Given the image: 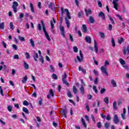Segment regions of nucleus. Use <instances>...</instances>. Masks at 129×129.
Returning <instances> with one entry per match:
<instances>
[{"label":"nucleus","mask_w":129,"mask_h":129,"mask_svg":"<svg viewBox=\"0 0 129 129\" xmlns=\"http://www.w3.org/2000/svg\"><path fill=\"white\" fill-rule=\"evenodd\" d=\"M41 24L42 25V29L44 33L45 37L46 38V39H47L48 41H51V38H50V36H49V34L47 32V31L46 30V27H45V24H44V23L42 20H41Z\"/></svg>","instance_id":"obj_1"},{"label":"nucleus","mask_w":129,"mask_h":129,"mask_svg":"<svg viewBox=\"0 0 129 129\" xmlns=\"http://www.w3.org/2000/svg\"><path fill=\"white\" fill-rule=\"evenodd\" d=\"M54 24H56V20L53 18L52 21H50V25L51 27V32L52 33V34H55V30H54Z\"/></svg>","instance_id":"obj_2"},{"label":"nucleus","mask_w":129,"mask_h":129,"mask_svg":"<svg viewBox=\"0 0 129 129\" xmlns=\"http://www.w3.org/2000/svg\"><path fill=\"white\" fill-rule=\"evenodd\" d=\"M17 7H19V4H18V2L16 1L14 2L13 5L12 6V8L15 13H17V12H18V11L17 10Z\"/></svg>","instance_id":"obj_3"},{"label":"nucleus","mask_w":129,"mask_h":129,"mask_svg":"<svg viewBox=\"0 0 129 129\" xmlns=\"http://www.w3.org/2000/svg\"><path fill=\"white\" fill-rule=\"evenodd\" d=\"M77 59L79 62H82V61H83V54H82L81 50H80V56L77 55Z\"/></svg>","instance_id":"obj_4"},{"label":"nucleus","mask_w":129,"mask_h":129,"mask_svg":"<svg viewBox=\"0 0 129 129\" xmlns=\"http://www.w3.org/2000/svg\"><path fill=\"white\" fill-rule=\"evenodd\" d=\"M101 71L103 74H105L106 76H108V73H107V71L106 70V67L102 66L101 67Z\"/></svg>","instance_id":"obj_5"},{"label":"nucleus","mask_w":129,"mask_h":129,"mask_svg":"<svg viewBox=\"0 0 129 129\" xmlns=\"http://www.w3.org/2000/svg\"><path fill=\"white\" fill-rule=\"evenodd\" d=\"M113 121L114 123H115V124H117V123H118L119 122V118H118V116H117L116 114L114 115V118Z\"/></svg>","instance_id":"obj_6"},{"label":"nucleus","mask_w":129,"mask_h":129,"mask_svg":"<svg viewBox=\"0 0 129 129\" xmlns=\"http://www.w3.org/2000/svg\"><path fill=\"white\" fill-rule=\"evenodd\" d=\"M94 49L95 53H98V45H97V42H96V40H94Z\"/></svg>","instance_id":"obj_7"},{"label":"nucleus","mask_w":129,"mask_h":129,"mask_svg":"<svg viewBox=\"0 0 129 129\" xmlns=\"http://www.w3.org/2000/svg\"><path fill=\"white\" fill-rule=\"evenodd\" d=\"M85 12L87 17H88L89 15H91V14H92V11L90 9H85Z\"/></svg>","instance_id":"obj_8"},{"label":"nucleus","mask_w":129,"mask_h":129,"mask_svg":"<svg viewBox=\"0 0 129 129\" xmlns=\"http://www.w3.org/2000/svg\"><path fill=\"white\" fill-rule=\"evenodd\" d=\"M112 4L114 6V9H115V10H116V11H118V8H117V7H118V3H116L115 1H114V0H113Z\"/></svg>","instance_id":"obj_9"},{"label":"nucleus","mask_w":129,"mask_h":129,"mask_svg":"<svg viewBox=\"0 0 129 129\" xmlns=\"http://www.w3.org/2000/svg\"><path fill=\"white\" fill-rule=\"evenodd\" d=\"M64 12L67 13V17L69 19V20H71V16H70V13L69 12V10L67 9H64Z\"/></svg>","instance_id":"obj_10"},{"label":"nucleus","mask_w":129,"mask_h":129,"mask_svg":"<svg viewBox=\"0 0 129 129\" xmlns=\"http://www.w3.org/2000/svg\"><path fill=\"white\" fill-rule=\"evenodd\" d=\"M34 55H33V58L35 60V61H38V60L37 59H38V58H39V55H38V53L37 52H36V51H34Z\"/></svg>","instance_id":"obj_11"},{"label":"nucleus","mask_w":129,"mask_h":129,"mask_svg":"<svg viewBox=\"0 0 129 129\" xmlns=\"http://www.w3.org/2000/svg\"><path fill=\"white\" fill-rule=\"evenodd\" d=\"M82 32H83L85 34H86L87 33V27H86V25H83L82 26Z\"/></svg>","instance_id":"obj_12"},{"label":"nucleus","mask_w":129,"mask_h":129,"mask_svg":"<svg viewBox=\"0 0 129 129\" xmlns=\"http://www.w3.org/2000/svg\"><path fill=\"white\" fill-rule=\"evenodd\" d=\"M113 108L114 110H117V104L116 103V101H114L113 103Z\"/></svg>","instance_id":"obj_13"},{"label":"nucleus","mask_w":129,"mask_h":129,"mask_svg":"<svg viewBox=\"0 0 129 129\" xmlns=\"http://www.w3.org/2000/svg\"><path fill=\"white\" fill-rule=\"evenodd\" d=\"M98 16L101 17L103 20H105V15H104V13H103V12H100L98 14Z\"/></svg>","instance_id":"obj_14"},{"label":"nucleus","mask_w":129,"mask_h":129,"mask_svg":"<svg viewBox=\"0 0 129 129\" xmlns=\"http://www.w3.org/2000/svg\"><path fill=\"white\" fill-rule=\"evenodd\" d=\"M62 115L63 116V117H65V118H67V116L66 114H67V110L66 109L65 110H63L62 111Z\"/></svg>","instance_id":"obj_15"},{"label":"nucleus","mask_w":129,"mask_h":129,"mask_svg":"<svg viewBox=\"0 0 129 129\" xmlns=\"http://www.w3.org/2000/svg\"><path fill=\"white\" fill-rule=\"evenodd\" d=\"M80 90L81 91V94L83 95L84 93H85V91L84 90V87H83V85L81 86V88H80Z\"/></svg>","instance_id":"obj_16"},{"label":"nucleus","mask_w":129,"mask_h":129,"mask_svg":"<svg viewBox=\"0 0 129 129\" xmlns=\"http://www.w3.org/2000/svg\"><path fill=\"white\" fill-rule=\"evenodd\" d=\"M23 66L26 70L29 69V64H28L25 60L23 61Z\"/></svg>","instance_id":"obj_17"},{"label":"nucleus","mask_w":129,"mask_h":129,"mask_svg":"<svg viewBox=\"0 0 129 129\" xmlns=\"http://www.w3.org/2000/svg\"><path fill=\"white\" fill-rule=\"evenodd\" d=\"M85 40L87 43H91V38L90 36H86Z\"/></svg>","instance_id":"obj_18"},{"label":"nucleus","mask_w":129,"mask_h":129,"mask_svg":"<svg viewBox=\"0 0 129 129\" xmlns=\"http://www.w3.org/2000/svg\"><path fill=\"white\" fill-rule=\"evenodd\" d=\"M89 21L91 24H94L95 22V19L92 16H90Z\"/></svg>","instance_id":"obj_19"},{"label":"nucleus","mask_w":129,"mask_h":129,"mask_svg":"<svg viewBox=\"0 0 129 129\" xmlns=\"http://www.w3.org/2000/svg\"><path fill=\"white\" fill-rule=\"evenodd\" d=\"M65 21H66V24L68 28H70V22H69V20L67 19V18H65Z\"/></svg>","instance_id":"obj_20"},{"label":"nucleus","mask_w":129,"mask_h":129,"mask_svg":"<svg viewBox=\"0 0 129 129\" xmlns=\"http://www.w3.org/2000/svg\"><path fill=\"white\" fill-rule=\"evenodd\" d=\"M126 51L129 53V45L127 46L126 49H123V52L124 55H126Z\"/></svg>","instance_id":"obj_21"},{"label":"nucleus","mask_w":129,"mask_h":129,"mask_svg":"<svg viewBox=\"0 0 129 129\" xmlns=\"http://www.w3.org/2000/svg\"><path fill=\"white\" fill-rule=\"evenodd\" d=\"M22 110H23V111H24V112L26 113V114H29V110H28V108H27L25 107H23Z\"/></svg>","instance_id":"obj_22"},{"label":"nucleus","mask_w":129,"mask_h":129,"mask_svg":"<svg viewBox=\"0 0 129 129\" xmlns=\"http://www.w3.org/2000/svg\"><path fill=\"white\" fill-rule=\"evenodd\" d=\"M73 91L74 94H76L78 92V90H77V88L75 86H74L73 87Z\"/></svg>","instance_id":"obj_23"},{"label":"nucleus","mask_w":129,"mask_h":129,"mask_svg":"<svg viewBox=\"0 0 129 129\" xmlns=\"http://www.w3.org/2000/svg\"><path fill=\"white\" fill-rule=\"evenodd\" d=\"M81 122H82V124L84 127H87V125H86V123L85 122V120L83 118L81 119Z\"/></svg>","instance_id":"obj_24"},{"label":"nucleus","mask_w":129,"mask_h":129,"mask_svg":"<svg viewBox=\"0 0 129 129\" xmlns=\"http://www.w3.org/2000/svg\"><path fill=\"white\" fill-rule=\"evenodd\" d=\"M30 44L32 46V47H33V48L35 47V42L34 41V40H33V39H30L29 40Z\"/></svg>","instance_id":"obj_25"},{"label":"nucleus","mask_w":129,"mask_h":129,"mask_svg":"<svg viewBox=\"0 0 129 129\" xmlns=\"http://www.w3.org/2000/svg\"><path fill=\"white\" fill-rule=\"evenodd\" d=\"M27 80H28V76H25L23 79L22 80V83L25 84L26 82H27Z\"/></svg>","instance_id":"obj_26"},{"label":"nucleus","mask_w":129,"mask_h":129,"mask_svg":"<svg viewBox=\"0 0 129 129\" xmlns=\"http://www.w3.org/2000/svg\"><path fill=\"white\" fill-rule=\"evenodd\" d=\"M30 7L31 12L32 13H35V11L34 10V6L33 5V4H32V3H30Z\"/></svg>","instance_id":"obj_27"},{"label":"nucleus","mask_w":129,"mask_h":129,"mask_svg":"<svg viewBox=\"0 0 129 129\" xmlns=\"http://www.w3.org/2000/svg\"><path fill=\"white\" fill-rule=\"evenodd\" d=\"M119 61L120 64H121V65H122V66H123V65H125V61L123 59H122V58H120V59H119Z\"/></svg>","instance_id":"obj_28"},{"label":"nucleus","mask_w":129,"mask_h":129,"mask_svg":"<svg viewBox=\"0 0 129 129\" xmlns=\"http://www.w3.org/2000/svg\"><path fill=\"white\" fill-rule=\"evenodd\" d=\"M111 84L113 85V87H116V83L114 81V80L112 79L111 81Z\"/></svg>","instance_id":"obj_29"},{"label":"nucleus","mask_w":129,"mask_h":129,"mask_svg":"<svg viewBox=\"0 0 129 129\" xmlns=\"http://www.w3.org/2000/svg\"><path fill=\"white\" fill-rule=\"evenodd\" d=\"M18 38L21 42H25V41H26V39H25L24 37H23L20 35L18 36Z\"/></svg>","instance_id":"obj_30"},{"label":"nucleus","mask_w":129,"mask_h":129,"mask_svg":"<svg viewBox=\"0 0 129 129\" xmlns=\"http://www.w3.org/2000/svg\"><path fill=\"white\" fill-rule=\"evenodd\" d=\"M109 20L110 21L111 24H112V25H114V21L113 20V19H112V18H111V17H110V16L108 15V16Z\"/></svg>","instance_id":"obj_31"},{"label":"nucleus","mask_w":129,"mask_h":129,"mask_svg":"<svg viewBox=\"0 0 129 129\" xmlns=\"http://www.w3.org/2000/svg\"><path fill=\"white\" fill-rule=\"evenodd\" d=\"M104 101L106 104H108L109 102V99H108V97H106L104 99Z\"/></svg>","instance_id":"obj_32"},{"label":"nucleus","mask_w":129,"mask_h":129,"mask_svg":"<svg viewBox=\"0 0 129 129\" xmlns=\"http://www.w3.org/2000/svg\"><path fill=\"white\" fill-rule=\"evenodd\" d=\"M49 9L53 10V8H55V5H54V3H51L49 5Z\"/></svg>","instance_id":"obj_33"},{"label":"nucleus","mask_w":129,"mask_h":129,"mask_svg":"<svg viewBox=\"0 0 129 129\" xmlns=\"http://www.w3.org/2000/svg\"><path fill=\"white\" fill-rule=\"evenodd\" d=\"M110 125V124L108 122H106L104 124V126H105V128H107V129L109 128Z\"/></svg>","instance_id":"obj_34"},{"label":"nucleus","mask_w":129,"mask_h":129,"mask_svg":"<svg viewBox=\"0 0 129 129\" xmlns=\"http://www.w3.org/2000/svg\"><path fill=\"white\" fill-rule=\"evenodd\" d=\"M0 29H2V30L5 29V23L4 22L0 23Z\"/></svg>","instance_id":"obj_35"},{"label":"nucleus","mask_w":129,"mask_h":129,"mask_svg":"<svg viewBox=\"0 0 129 129\" xmlns=\"http://www.w3.org/2000/svg\"><path fill=\"white\" fill-rule=\"evenodd\" d=\"M105 91H106V89H105V88H102L100 90L101 94H104Z\"/></svg>","instance_id":"obj_36"},{"label":"nucleus","mask_w":129,"mask_h":129,"mask_svg":"<svg viewBox=\"0 0 129 129\" xmlns=\"http://www.w3.org/2000/svg\"><path fill=\"white\" fill-rule=\"evenodd\" d=\"M66 78H67V74H66V73H64V75L62 76V80H65Z\"/></svg>","instance_id":"obj_37"},{"label":"nucleus","mask_w":129,"mask_h":129,"mask_svg":"<svg viewBox=\"0 0 129 129\" xmlns=\"http://www.w3.org/2000/svg\"><path fill=\"white\" fill-rule=\"evenodd\" d=\"M24 13H21L19 15L18 19H19V20H22V19L24 18Z\"/></svg>","instance_id":"obj_38"},{"label":"nucleus","mask_w":129,"mask_h":129,"mask_svg":"<svg viewBox=\"0 0 129 129\" xmlns=\"http://www.w3.org/2000/svg\"><path fill=\"white\" fill-rule=\"evenodd\" d=\"M49 94L53 97L54 96V92H53V90L50 89L49 90Z\"/></svg>","instance_id":"obj_39"},{"label":"nucleus","mask_w":129,"mask_h":129,"mask_svg":"<svg viewBox=\"0 0 129 129\" xmlns=\"http://www.w3.org/2000/svg\"><path fill=\"white\" fill-rule=\"evenodd\" d=\"M82 15H83V12L82 11H80L78 13V18H81V17H82Z\"/></svg>","instance_id":"obj_40"},{"label":"nucleus","mask_w":129,"mask_h":129,"mask_svg":"<svg viewBox=\"0 0 129 129\" xmlns=\"http://www.w3.org/2000/svg\"><path fill=\"white\" fill-rule=\"evenodd\" d=\"M49 67L50 68V71L51 72H55V70H54V68L53 67V66L50 65Z\"/></svg>","instance_id":"obj_41"},{"label":"nucleus","mask_w":129,"mask_h":129,"mask_svg":"<svg viewBox=\"0 0 129 129\" xmlns=\"http://www.w3.org/2000/svg\"><path fill=\"white\" fill-rule=\"evenodd\" d=\"M118 42L119 44H121L123 42V38L121 37L119 39H118Z\"/></svg>","instance_id":"obj_42"},{"label":"nucleus","mask_w":129,"mask_h":129,"mask_svg":"<svg viewBox=\"0 0 129 129\" xmlns=\"http://www.w3.org/2000/svg\"><path fill=\"white\" fill-rule=\"evenodd\" d=\"M68 96L71 98V97H73L72 94L71 93V92L70 91H69L68 92Z\"/></svg>","instance_id":"obj_43"},{"label":"nucleus","mask_w":129,"mask_h":129,"mask_svg":"<svg viewBox=\"0 0 129 129\" xmlns=\"http://www.w3.org/2000/svg\"><path fill=\"white\" fill-rule=\"evenodd\" d=\"M25 56H26V59H30V54H29V53L26 52Z\"/></svg>","instance_id":"obj_44"},{"label":"nucleus","mask_w":129,"mask_h":129,"mask_svg":"<svg viewBox=\"0 0 129 129\" xmlns=\"http://www.w3.org/2000/svg\"><path fill=\"white\" fill-rule=\"evenodd\" d=\"M10 28L11 30H14V24L13 22H10Z\"/></svg>","instance_id":"obj_45"},{"label":"nucleus","mask_w":129,"mask_h":129,"mask_svg":"<svg viewBox=\"0 0 129 129\" xmlns=\"http://www.w3.org/2000/svg\"><path fill=\"white\" fill-rule=\"evenodd\" d=\"M85 106L87 111H90V109L89 108V106L88 105V104H85Z\"/></svg>","instance_id":"obj_46"},{"label":"nucleus","mask_w":129,"mask_h":129,"mask_svg":"<svg viewBox=\"0 0 129 129\" xmlns=\"http://www.w3.org/2000/svg\"><path fill=\"white\" fill-rule=\"evenodd\" d=\"M98 6L99 8H102V3L100 1H98Z\"/></svg>","instance_id":"obj_47"},{"label":"nucleus","mask_w":129,"mask_h":129,"mask_svg":"<svg viewBox=\"0 0 129 129\" xmlns=\"http://www.w3.org/2000/svg\"><path fill=\"white\" fill-rule=\"evenodd\" d=\"M73 49L74 52L75 53H77V52H78V48H77L76 46H74Z\"/></svg>","instance_id":"obj_48"},{"label":"nucleus","mask_w":129,"mask_h":129,"mask_svg":"<svg viewBox=\"0 0 129 129\" xmlns=\"http://www.w3.org/2000/svg\"><path fill=\"white\" fill-rule=\"evenodd\" d=\"M97 126L98 128H101V122H98L97 124Z\"/></svg>","instance_id":"obj_49"},{"label":"nucleus","mask_w":129,"mask_h":129,"mask_svg":"<svg viewBox=\"0 0 129 129\" xmlns=\"http://www.w3.org/2000/svg\"><path fill=\"white\" fill-rule=\"evenodd\" d=\"M62 82L64 83V84H66V85H67V86H69V83H68L66 80H62Z\"/></svg>","instance_id":"obj_50"},{"label":"nucleus","mask_w":129,"mask_h":129,"mask_svg":"<svg viewBox=\"0 0 129 129\" xmlns=\"http://www.w3.org/2000/svg\"><path fill=\"white\" fill-rule=\"evenodd\" d=\"M108 65H109V62L108 60H105L104 67H106V66H108Z\"/></svg>","instance_id":"obj_51"},{"label":"nucleus","mask_w":129,"mask_h":129,"mask_svg":"<svg viewBox=\"0 0 129 129\" xmlns=\"http://www.w3.org/2000/svg\"><path fill=\"white\" fill-rule=\"evenodd\" d=\"M52 78H53V79H55V80H57V79H58L57 75H56V74H52Z\"/></svg>","instance_id":"obj_52"},{"label":"nucleus","mask_w":129,"mask_h":129,"mask_svg":"<svg viewBox=\"0 0 129 129\" xmlns=\"http://www.w3.org/2000/svg\"><path fill=\"white\" fill-rule=\"evenodd\" d=\"M23 105H25V106H28L29 105V102H28V101L27 100H25L24 102H23Z\"/></svg>","instance_id":"obj_53"},{"label":"nucleus","mask_w":129,"mask_h":129,"mask_svg":"<svg viewBox=\"0 0 129 129\" xmlns=\"http://www.w3.org/2000/svg\"><path fill=\"white\" fill-rule=\"evenodd\" d=\"M93 89L94 91L95 92V93H97V92H98L97 91V89H96V86H93Z\"/></svg>","instance_id":"obj_54"},{"label":"nucleus","mask_w":129,"mask_h":129,"mask_svg":"<svg viewBox=\"0 0 129 129\" xmlns=\"http://www.w3.org/2000/svg\"><path fill=\"white\" fill-rule=\"evenodd\" d=\"M0 93L2 96H4V91L3 90V89L2 88V86H0Z\"/></svg>","instance_id":"obj_55"},{"label":"nucleus","mask_w":129,"mask_h":129,"mask_svg":"<svg viewBox=\"0 0 129 129\" xmlns=\"http://www.w3.org/2000/svg\"><path fill=\"white\" fill-rule=\"evenodd\" d=\"M40 58L39 59L40 61L42 62V64H44V58H43V56L41 55H40Z\"/></svg>","instance_id":"obj_56"},{"label":"nucleus","mask_w":129,"mask_h":129,"mask_svg":"<svg viewBox=\"0 0 129 129\" xmlns=\"http://www.w3.org/2000/svg\"><path fill=\"white\" fill-rule=\"evenodd\" d=\"M12 47H13V49H14V50H15L16 51H17V50H18V46H17V45L16 44H13L12 45Z\"/></svg>","instance_id":"obj_57"},{"label":"nucleus","mask_w":129,"mask_h":129,"mask_svg":"<svg viewBox=\"0 0 129 129\" xmlns=\"http://www.w3.org/2000/svg\"><path fill=\"white\" fill-rule=\"evenodd\" d=\"M93 73H94V74L96 75V76H98V72L97 70H94Z\"/></svg>","instance_id":"obj_58"},{"label":"nucleus","mask_w":129,"mask_h":129,"mask_svg":"<svg viewBox=\"0 0 129 129\" xmlns=\"http://www.w3.org/2000/svg\"><path fill=\"white\" fill-rule=\"evenodd\" d=\"M59 29L61 32H64V27L60 25L59 27Z\"/></svg>","instance_id":"obj_59"},{"label":"nucleus","mask_w":129,"mask_h":129,"mask_svg":"<svg viewBox=\"0 0 129 129\" xmlns=\"http://www.w3.org/2000/svg\"><path fill=\"white\" fill-rule=\"evenodd\" d=\"M12 109H13V107H12V106H9L8 107V110L10 112H12Z\"/></svg>","instance_id":"obj_60"},{"label":"nucleus","mask_w":129,"mask_h":129,"mask_svg":"<svg viewBox=\"0 0 129 129\" xmlns=\"http://www.w3.org/2000/svg\"><path fill=\"white\" fill-rule=\"evenodd\" d=\"M108 30L109 31H112V25L109 24V25H108Z\"/></svg>","instance_id":"obj_61"},{"label":"nucleus","mask_w":129,"mask_h":129,"mask_svg":"<svg viewBox=\"0 0 129 129\" xmlns=\"http://www.w3.org/2000/svg\"><path fill=\"white\" fill-rule=\"evenodd\" d=\"M14 59H17V60H19V55H18V54H15V55H14Z\"/></svg>","instance_id":"obj_62"},{"label":"nucleus","mask_w":129,"mask_h":129,"mask_svg":"<svg viewBox=\"0 0 129 129\" xmlns=\"http://www.w3.org/2000/svg\"><path fill=\"white\" fill-rule=\"evenodd\" d=\"M122 67H123V68H125V69H126V70H129L128 66H127V65H124V64H123V65L122 66Z\"/></svg>","instance_id":"obj_63"},{"label":"nucleus","mask_w":129,"mask_h":129,"mask_svg":"<svg viewBox=\"0 0 129 129\" xmlns=\"http://www.w3.org/2000/svg\"><path fill=\"white\" fill-rule=\"evenodd\" d=\"M99 34L101 38H104L105 37L104 33L102 32H99Z\"/></svg>","instance_id":"obj_64"}]
</instances>
